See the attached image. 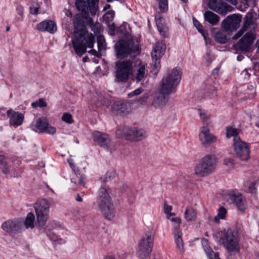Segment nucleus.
I'll list each match as a JSON object with an SVG mask.
<instances>
[{"label":"nucleus","instance_id":"obj_42","mask_svg":"<svg viewBox=\"0 0 259 259\" xmlns=\"http://www.w3.org/2000/svg\"><path fill=\"white\" fill-rule=\"evenodd\" d=\"M31 106L33 108H36L38 107L42 108L47 106V103L45 102L44 99H39L38 101L33 102L31 104Z\"/></svg>","mask_w":259,"mask_h":259},{"label":"nucleus","instance_id":"obj_57","mask_svg":"<svg viewBox=\"0 0 259 259\" xmlns=\"http://www.w3.org/2000/svg\"><path fill=\"white\" fill-rule=\"evenodd\" d=\"M149 96L148 95H145L142 96L140 99L139 102L143 105L146 104L148 100Z\"/></svg>","mask_w":259,"mask_h":259},{"label":"nucleus","instance_id":"obj_41","mask_svg":"<svg viewBox=\"0 0 259 259\" xmlns=\"http://www.w3.org/2000/svg\"><path fill=\"white\" fill-rule=\"evenodd\" d=\"M39 5L36 2H34L30 7V13L32 15H36L39 13Z\"/></svg>","mask_w":259,"mask_h":259},{"label":"nucleus","instance_id":"obj_50","mask_svg":"<svg viewBox=\"0 0 259 259\" xmlns=\"http://www.w3.org/2000/svg\"><path fill=\"white\" fill-rule=\"evenodd\" d=\"M143 91V89L142 88H139L135 91H134L133 92L129 93L128 94V96L130 98H132L135 96H138L140 95Z\"/></svg>","mask_w":259,"mask_h":259},{"label":"nucleus","instance_id":"obj_59","mask_svg":"<svg viewBox=\"0 0 259 259\" xmlns=\"http://www.w3.org/2000/svg\"><path fill=\"white\" fill-rule=\"evenodd\" d=\"M155 20H156V23L158 22V21H162V20H164L163 18H162V17L160 13H159V12H157L155 16Z\"/></svg>","mask_w":259,"mask_h":259},{"label":"nucleus","instance_id":"obj_53","mask_svg":"<svg viewBox=\"0 0 259 259\" xmlns=\"http://www.w3.org/2000/svg\"><path fill=\"white\" fill-rule=\"evenodd\" d=\"M220 4V2H218L217 0H209L208 3V7L211 9V6H213L214 7H219V4Z\"/></svg>","mask_w":259,"mask_h":259},{"label":"nucleus","instance_id":"obj_55","mask_svg":"<svg viewBox=\"0 0 259 259\" xmlns=\"http://www.w3.org/2000/svg\"><path fill=\"white\" fill-rule=\"evenodd\" d=\"M16 10L18 13V14L21 17H23V12H24V8L23 6L21 5H17L16 7Z\"/></svg>","mask_w":259,"mask_h":259},{"label":"nucleus","instance_id":"obj_10","mask_svg":"<svg viewBox=\"0 0 259 259\" xmlns=\"http://www.w3.org/2000/svg\"><path fill=\"white\" fill-rule=\"evenodd\" d=\"M133 69V63L130 60L118 61L116 64L115 76L118 81H127Z\"/></svg>","mask_w":259,"mask_h":259},{"label":"nucleus","instance_id":"obj_44","mask_svg":"<svg viewBox=\"0 0 259 259\" xmlns=\"http://www.w3.org/2000/svg\"><path fill=\"white\" fill-rule=\"evenodd\" d=\"M193 23L194 26L197 29V30L203 35L204 36V30L203 29V27L202 25L200 23V22L197 20L194 19H193Z\"/></svg>","mask_w":259,"mask_h":259},{"label":"nucleus","instance_id":"obj_58","mask_svg":"<svg viewBox=\"0 0 259 259\" xmlns=\"http://www.w3.org/2000/svg\"><path fill=\"white\" fill-rule=\"evenodd\" d=\"M256 183H252L250 184L249 187V190L252 194H255L256 192V189L255 187Z\"/></svg>","mask_w":259,"mask_h":259},{"label":"nucleus","instance_id":"obj_61","mask_svg":"<svg viewBox=\"0 0 259 259\" xmlns=\"http://www.w3.org/2000/svg\"><path fill=\"white\" fill-rule=\"evenodd\" d=\"M208 258L209 259H220L218 253L217 252L208 256Z\"/></svg>","mask_w":259,"mask_h":259},{"label":"nucleus","instance_id":"obj_1","mask_svg":"<svg viewBox=\"0 0 259 259\" xmlns=\"http://www.w3.org/2000/svg\"><path fill=\"white\" fill-rule=\"evenodd\" d=\"M99 0H76L75 6L81 14L76 16L74 21V36L72 40L73 48L76 54L81 56L86 52L87 47L92 48L95 42L94 36L86 30L84 24L92 25L91 17L98 11Z\"/></svg>","mask_w":259,"mask_h":259},{"label":"nucleus","instance_id":"obj_6","mask_svg":"<svg viewBox=\"0 0 259 259\" xmlns=\"http://www.w3.org/2000/svg\"><path fill=\"white\" fill-rule=\"evenodd\" d=\"M115 50L118 58L123 59L130 57H135L139 53V45L137 41L121 39L115 44Z\"/></svg>","mask_w":259,"mask_h":259},{"label":"nucleus","instance_id":"obj_26","mask_svg":"<svg viewBox=\"0 0 259 259\" xmlns=\"http://www.w3.org/2000/svg\"><path fill=\"white\" fill-rule=\"evenodd\" d=\"M174 242L176 244L177 249L180 254H183L185 251L184 242L182 239V231L172 233Z\"/></svg>","mask_w":259,"mask_h":259},{"label":"nucleus","instance_id":"obj_14","mask_svg":"<svg viewBox=\"0 0 259 259\" xmlns=\"http://www.w3.org/2000/svg\"><path fill=\"white\" fill-rule=\"evenodd\" d=\"M2 229L8 233H18L23 229V221L21 219L7 220L2 223Z\"/></svg>","mask_w":259,"mask_h":259},{"label":"nucleus","instance_id":"obj_8","mask_svg":"<svg viewBox=\"0 0 259 259\" xmlns=\"http://www.w3.org/2000/svg\"><path fill=\"white\" fill-rule=\"evenodd\" d=\"M98 203L100 209L106 219L111 220L115 217V211L111 197L104 188H101L99 190Z\"/></svg>","mask_w":259,"mask_h":259},{"label":"nucleus","instance_id":"obj_54","mask_svg":"<svg viewBox=\"0 0 259 259\" xmlns=\"http://www.w3.org/2000/svg\"><path fill=\"white\" fill-rule=\"evenodd\" d=\"M199 116L200 118L203 120V122H206V123L205 125L207 124V121L208 120V117H207L206 114L204 112H202L201 111H200Z\"/></svg>","mask_w":259,"mask_h":259},{"label":"nucleus","instance_id":"obj_12","mask_svg":"<svg viewBox=\"0 0 259 259\" xmlns=\"http://www.w3.org/2000/svg\"><path fill=\"white\" fill-rule=\"evenodd\" d=\"M93 138L95 142L107 151L112 153L115 150V144L108 135L95 132L93 133Z\"/></svg>","mask_w":259,"mask_h":259},{"label":"nucleus","instance_id":"obj_19","mask_svg":"<svg viewBox=\"0 0 259 259\" xmlns=\"http://www.w3.org/2000/svg\"><path fill=\"white\" fill-rule=\"evenodd\" d=\"M36 132L54 135L56 132L55 127L50 125L48 120L45 117L39 118L36 119L35 126Z\"/></svg>","mask_w":259,"mask_h":259},{"label":"nucleus","instance_id":"obj_62","mask_svg":"<svg viewBox=\"0 0 259 259\" xmlns=\"http://www.w3.org/2000/svg\"><path fill=\"white\" fill-rule=\"evenodd\" d=\"M76 200L78 202L82 201V199L79 194H77V197L76 198Z\"/></svg>","mask_w":259,"mask_h":259},{"label":"nucleus","instance_id":"obj_32","mask_svg":"<svg viewBox=\"0 0 259 259\" xmlns=\"http://www.w3.org/2000/svg\"><path fill=\"white\" fill-rule=\"evenodd\" d=\"M157 29L161 34L164 37L166 36L168 31V28L166 25L165 20L159 21L156 23Z\"/></svg>","mask_w":259,"mask_h":259},{"label":"nucleus","instance_id":"obj_24","mask_svg":"<svg viewBox=\"0 0 259 259\" xmlns=\"http://www.w3.org/2000/svg\"><path fill=\"white\" fill-rule=\"evenodd\" d=\"M108 100L101 94L97 92L93 93L90 97V105L94 109L100 108L106 104Z\"/></svg>","mask_w":259,"mask_h":259},{"label":"nucleus","instance_id":"obj_23","mask_svg":"<svg viewBox=\"0 0 259 259\" xmlns=\"http://www.w3.org/2000/svg\"><path fill=\"white\" fill-rule=\"evenodd\" d=\"M228 195L240 211H244L246 208V204L244 198L241 193L236 191H230Z\"/></svg>","mask_w":259,"mask_h":259},{"label":"nucleus","instance_id":"obj_63","mask_svg":"<svg viewBox=\"0 0 259 259\" xmlns=\"http://www.w3.org/2000/svg\"><path fill=\"white\" fill-rule=\"evenodd\" d=\"M110 5H106L104 8V10L106 11L109 9H110Z\"/></svg>","mask_w":259,"mask_h":259},{"label":"nucleus","instance_id":"obj_45","mask_svg":"<svg viewBox=\"0 0 259 259\" xmlns=\"http://www.w3.org/2000/svg\"><path fill=\"white\" fill-rule=\"evenodd\" d=\"M224 164L229 169H232L234 167V161L232 159L230 158H225L224 159Z\"/></svg>","mask_w":259,"mask_h":259},{"label":"nucleus","instance_id":"obj_13","mask_svg":"<svg viewBox=\"0 0 259 259\" xmlns=\"http://www.w3.org/2000/svg\"><path fill=\"white\" fill-rule=\"evenodd\" d=\"M199 139L201 145L207 147L217 141V137L210 133L208 125L200 127L199 133Z\"/></svg>","mask_w":259,"mask_h":259},{"label":"nucleus","instance_id":"obj_7","mask_svg":"<svg viewBox=\"0 0 259 259\" xmlns=\"http://www.w3.org/2000/svg\"><path fill=\"white\" fill-rule=\"evenodd\" d=\"M155 232L153 230L146 231L139 244L137 255L141 259L149 257L152 250Z\"/></svg>","mask_w":259,"mask_h":259},{"label":"nucleus","instance_id":"obj_56","mask_svg":"<svg viewBox=\"0 0 259 259\" xmlns=\"http://www.w3.org/2000/svg\"><path fill=\"white\" fill-rule=\"evenodd\" d=\"M115 174L114 172H110L106 174L104 182L111 180L115 177Z\"/></svg>","mask_w":259,"mask_h":259},{"label":"nucleus","instance_id":"obj_21","mask_svg":"<svg viewBox=\"0 0 259 259\" xmlns=\"http://www.w3.org/2000/svg\"><path fill=\"white\" fill-rule=\"evenodd\" d=\"M7 114L9 118V123L11 126L16 127L22 124L24 119L22 113L10 109L7 111Z\"/></svg>","mask_w":259,"mask_h":259},{"label":"nucleus","instance_id":"obj_35","mask_svg":"<svg viewBox=\"0 0 259 259\" xmlns=\"http://www.w3.org/2000/svg\"><path fill=\"white\" fill-rule=\"evenodd\" d=\"M215 40L219 43L225 44L227 41V38L223 32L218 31L214 35Z\"/></svg>","mask_w":259,"mask_h":259},{"label":"nucleus","instance_id":"obj_25","mask_svg":"<svg viewBox=\"0 0 259 259\" xmlns=\"http://www.w3.org/2000/svg\"><path fill=\"white\" fill-rule=\"evenodd\" d=\"M37 29L41 31H48L53 33L57 30V26L52 21L45 20L39 23L37 25Z\"/></svg>","mask_w":259,"mask_h":259},{"label":"nucleus","instance_id":"obj_64","mask_svg":"<svg viewBox=\"0 0 259 259\" xmlns=\"http://www.w3.org/2000/svg\"><path fill=\"white\" fill-rule=\"evenodd\" d=\"M103 259H114V258L112 256H107Z\"/></svg>","mask_w":259,"mask_h":259},{"label":"nucleus","instance_id":"obj_11","mask_svg":"<svg viewBox=\"0 0 259 259\" xmlns=\"http://www.w3.org/2000/svg\"><path fill=\"white\" fill-rule=\"evenodd\" d=\"M233 149L237 158L242 161H247L250 157V149L247 144L242 141L239 137L233 139Z\"/></svg>","mask_w":259,"mask_h":259},{"label":"nucleus","instance_id":"obj_33","mask_svg":"<svg viewBox=\"0 0 259 259\" xmlns=\"http://www.w3.org/2000/svg\"><path fill=\"white\" fill-rule=\"evenodd\" d=\"M71 181L75 185L84 186L83 178L80 175V174L77 171L73 172L71 176Z\"/></svg>","mask_w":259,"mask_h":259},{"label":"nucleus","instance_id":"obj_5","mask_svg":"<svg viewBox=\"0 0 259 259\" xmlns=\"http://www.w3.org/2000/svg\"><path fill=\"white\" fill-rule=\"evenodd\" d=\"M255 26L252 22L251 18H246L244 25L241 30L234 35L233 38L237 39L239 37L244 31H248L243 37L238 42L236 46L238 49L246 51L255 39V33L253 30Z\"/></svg>","mask_w":259,"mask_h":259},{"label":"nucleus","instance_id":"obj_34","mask_svg":"<svg viewBox=\"0 0 259 259\" xmlns=\"http://www.w3.org/2000/svg\"><path fill=\"white\" fill-rule=\"evenodd\" d=\"M0 169L4 174H8L10 170L6 157L3 155H0Z\"/></svg>","mask_w":259,"mask_h":259},{"label":"nucleus","instance_id":"obj_38","mask_svg":"<svg viewBox=\"0 0 259 259\" xmlns=\"http://www.w3.org/2000/svg\"><path fill=\"white\" fill-rule=\"evenodd\" d=\"M158 7L162 13L166 12L168 10L167 0H158Z\"/></svg>","mask_w":259,"mask_h":259},{"label":"nucleus","instance_id":"obj_52","mask_svg":"<svg viewBox=\"0 0 259 259\" xmlns=\"http://www.w3.org/2000/svg\"><path fill=\"white\" fill-rule=\"evenodd\" d=\"M220 4V2H218L217 0H209L208 3V7L211 9V6H213L214 7H219V4Z\"/></svg>","mask_w":259,"mask_h":259},{"label":"nucleus","instance_id":"obj_27","mask_svg":"<svg viewBox=\"0 0 259 259\" xmlns=\"http://www.w3.org/2000/svg\"><path fill=\"white\" fill-rule=\"evenodd\" d=\"M233 9L231 6L224 2H220L219 7L217 8L215 7L211 6V10L218 13L224 15H225L228 12L232 11Z\"/></svg>","mask_w":259,"mask_h":259},{"label":"nucleus","instance_id":"obj_37","mask_svg":"<svg viewBox=\"0 0 259 259\" xmlns=\"http://www.w3.org/2000/svg\"><path fill=\"white\" fill-rule=\"evenodd\" d=\"M238 131L235 128L232 127H227L226 128V136L229 138L231 137H238Z\"/></svg>","mask_w":259,"mask_h":259},{"label":"nucleus","instance_id":"obj_17","mask_svg":"<svg viewBox=\"0 0 259 259\" xmlns=\"http://www.w3.org/2000/svg\"><path fill=\"white\" fill-rule=\"evenodd\" d=\"M165 50V45L163 41H157L153 47L151 57L154 63V67L158 68L160 64V58L163 55Z\"/></svg>","mask_w":259,"mask_h":259},{"label":"nucleus","instance_id":"obj_47","mask_svg":"<svg viewBox=\"0 0 259 259\" xmlns=\"http://www.w3.org/2000/svg\"><path fill=\"white\" fill-rule=\"evenodd\" d=\"M114 12L113 11H110L107 12L103 16V19L107 22L111 21L114 18Z\"/></svg>","mask_w":259,"mask_h":259},{"label":"nucleus","instance_id":"obj_2","mask_svg":"<svg viewBox=\"0 0 259 259\" xmlns=\"http://www.w3.org/2000/svg\"><path fill=\"white\" fill-rule=\"evenodd\" d=\"M215 238L229 252H238L240 250L239 238L237 232L231 229L217 232Z\"/></svg>","mask_w":259,"mask_h":259},{"label":"nucleus","instance_id":"obj_46","mask_svg":"<svg viewBox=\"0 0 259 259\" xmlns=\"http://www.w3.org/2000/svg\"><path fill=\"white\" fill-rule=\"evenodd\" d=\"M62 120L68 123H71L73 122V120L72 118V115L70 114L67 113L63 114V115L62 116Z\"/></svg>","mask_w":259,"mask_h":259},{"label":"nucleus","instance_id":"obj_31","mask_svg":"<svg viewBox=\"0 0 259 259\" xmlns=\"http://www.w3.org/2000/svg\"><path fill=\"white\" fill-rule=\"evenodd\" d=\"M34 215L32 213L29 212L27 214L24 223L23 222V225H25L26 229H33L34 227Z\"/></svg>","mask_w":259,"mask_h":259},{"label":"nucleus","instance_id":"obj_15","mask_svg":"<svg viewBox=\"0 0 259 259\" xmlns=\"http://www.w3.org/2000/svg\"><path fill=\"white\" fill-rule=\"evenodd\" d=\"M123 134L126 139L135 141L142 140L146 137V132L137 127L125 128Z\"/></svg>","mask_w":259,"mask_h":259},{"label":"nucleus","instance_id":"obj_9","mask_svg":"<svg viewBox=\"0 0 259 259\" xmlns=\"http://www.w3.org/2000/svg\"><path fill=\"white\" fill-rule=\"evenodd\" d=\"M34 207L37 224L39 227H42L49 219L50 203L48 200L42 199L36 201Z\"/></svg>","mask_w":259,"mask_h":259},{"label":"nucleus","instance_id":"obj_29","mask_svg":"<svg viewBox=\"0 0 259 259\" xmlns=\"http://www.w3.org/2000/svg\"><path fill=\"white\" fill-rule=\"evenodd\" d=\"M204 19L212 25H217L219 20V17L211 11H206L204 14Z\"/></svg>","mask_w":259,"mask_h":259},{"label":"nucleus","instance_id":"obj_20","mask_svg":"<svg viewBox=\"0 0 259 259\" xmlns=\"http://www.w3.org/2000/svg\"><path fill=\"white\" fill-rule=\"evenodd\" d=\"M241 20V17L239 15L229 16L223 21V27L227 31H234L239 27Z\"/></svg>","mask_w":259,"mask_h":259},{"label":"nucleus","instance_id":"obj_60","mask_svg":"<svg viewBox=\"0 0 259 259\" xmlns=\"http://www.w3.org/2000/svg\"><path fill=\"white\" fill-rule=\"evenodd\" d=\"M99 51H97L96 50L92 49V50L89 51L88 52L95 56L98 57V56H99Z\"/></svg>","mask_w":259,"mask_h":259},{"label":"nucleus","instance_id":"obj_40","mask_svg":"<svg viewBox=\"0 0 259 259\" xmlns=\"http://www.w3.org/2000/svg\"><path fill=\"white\" fill-rule=\"evenodd\" d=\"M97 44L99 51H101L105 48V40L102 35H99L97 37Z\"/></svg>","mask_w":259,"mask_h":259},{"label":"nucleus","instance_id":"obj_49","mask_svg":"<svg viewBox=\"0 0 259 259\" xmlns=\"http://www.w3.org/2000/svg\"><path fill=\"white\" fill-rule=\"evenodd\" d=\"M67 161L69 164L70 167L71 168V169L73 171V172H75L77 171H78V169L76 167L75 164L74 163V161H73V160L72 158L70 157L67 159Z\"/></svg>","mask_w":259,"mask_h":259},{"label":"nucleus","instance_id":"obj_28","mask_svg":"<svg viewBox=\"0 0 259 259\" xmlns=\"http://www.w3.org/2000/svg\"><path fill=\"white\" fill-rule=\"evenodd\" d=\"M167 219L171 222L172 233L182 231L180 229L181 219L179 217H176V214H174V215L169 217Z\"/></svg>","mask_w":259,"mask_h":259},{"label":"nucleus","instance_id":"obj_22","mask_svg":"<svg viewBox=\"0 0 259 259\" xmlns=\"http://www.w3.org/2000/svg\"><path fill=\"white\" fill-rule=\"evenodd\" d=\"M112 111L118 115L127 114L131 111L130 103L126 101H116L112 106Z\"/></svg>","mask_w":259,"mask_h":259},{"label":"nucleus","instance_id":"obj_48","mask_svg":"<svg viewBox=\"0 0 259 259\" xmlns=\"http://www.w3.org/2000/svg\"><path fill=\"white\" fill-rule=\"evenodd\" d=\"M50 239L55 242L56 244H62L64 243L65 241L59 238L58 236H56L55 234H52L50 236Z\"/></svg>","mask_w":259,"mask_h":259},{"label":"nucleus","instance_id":"obj_51","mask_svg":"<svg viewBox=\"0 0 259 259\" xmlns=\"http://www.w3.org/2000/svg\"><path fill=\"white\" fill-rule=\"evenodd\" d=\"M93 30H94L95 33H100L103 30L102 25L100 23H97L94 26Z\"/></svg>","mask_w":259,"mask_h":259},{"label":"nucleus","instance_id":"obj_43","mask_svg":"<svg viewBox=\"0 0 259 259\" xmlns=\"http://www.w3.org/2000/svg\"><path fill=\"white\" fill-rule=\"evenodd\" d=\"M204 249L208 257L214 253L209 246L208 245L207 240H205L203 243Z\"/></svg>","mask_w":259,"mask_h":259},{"label":"nucleus","instance_id":"obj_16","mask_svg":"<svg viewBox=\"0 0 259 259\" xmlns=\"http://www.w3.org/2000/svg\"><path fill=\"white\" fill-rule=\"evenodd\" d=\"M146 74V70L145 64L141 61H136L133 64V69L131 74L133 80L139 82L145 78Z\"/></svg>","mask_w":259,"mask_h":259},{"label":"nucleus","instance_id":"obj_3","mask_svg":"<svg viewBox=\"0 0 259 259\" xmlns=\"http://www.w3.org/2000/svg\"><path fill=\"white\" fill-rule=\"evenodd\" d=\"M218 163V158L214 154H205L195 165L194 174L199 178L207 177L215 171Z\"/></svg>","mask_w":259,"mask_h":259},{"label":"nucleus","instance_id":"obj_30","mask_svg":"<svg viewBox=\"0 0 259 259\" xmlns=\"http://www.w3.org/2000/svg\"><path fill=\"white\" fill-rule=\"evenodd\" d=\"M184 215L185 219L188 222L195 221L197 219V212L196 210L191 206L186 207Z\"/></svg>","mask_w":259,"mask_h":259},{"label":"nucleus","instance_id":"obj_4","mask_svg":"<svg viewBox=\"0 0 259 259\" xmlns=\"http://www.w3.org/2000/svg\"><path fill=\"white\" fill-rule=\"evenodd\" d=\"M182 76L181 70L179 67L174 68L167 76L161 80L158 91L161 94L169 96L175 92L180 82Z\"/></svg>","mask_w":259,"mask_h":259},{"label":"nucleus","instance_id":"obj_18","mask_svg":"<svg viewBox=\"0 0 259 259\" xmlns=\"http://www.w3.org/2000/svg\"><path fill=\"white\" fill-rule=\"evenodd\" d=\"M168 99L169 97L157 91L154 94L149 106L152 109H161L165 106Z\"/></svg>","mask_w":259,"mask_h":259},{"label":"nucleus","instance_id":"obj_39","mask_svg":"<svg viewBox=\"0 0 259 259\" xmlns=\"http://www.w3.org/2000/svg\"><path fill=\"white\" fill-rule=\"evenodd\" d=\"M172 207L168 205L167 203H164V213L166 215V218L174 215L175 213L171 212Z\"/></svg>","mask_w":259,"mask_h":259},{"label":"nucleus","instance_id":"obj_36","mask_svg":"<svg viewBox=\"0 0 259 259\" xmlns=\"http://www.w3.org/2000/svg\"><path fill=\"white\" fill-rule=\"evenodd\" d=\"M226 212V209L223 206L221 207L219 209L217 215L214 218V221L216 223H219L221 219H224Z\"/></svg>","mask_w":259,"mask_h":259}]
</instances>
